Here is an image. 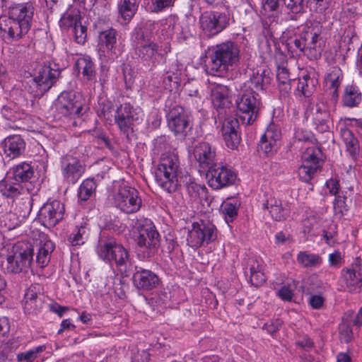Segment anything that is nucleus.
Segmentation results:
<instances>
[{
	"instance_id": "nucleus-54",
	"label": "nucleus",
	"mask_w": 362,
	"mask_h": 362,
	"mask_svg": "<svg viewBox=\"0 0 362 362\" xmlns=\"http://www.w3.org/2000/svg\"><path fill=\"white\" fill-rule=\"evenodd\" d=\"M151 11L158 13L164 9L173 6V0H149Z\"/></svg>"
},
{
	"instance_id": "nucleus-27",
	"label": "nucleus",
	"mask_w": 362,
	"mask_h": 362,
	"mask_svg": "<svg viewBox=\"0 0 362 362\" xmlns=\"http://www.w3.org/2000/svg\"><path fill=\"white\" fill-rule=\"evenodd\" d=\"M139 3V0H119L117 4L119 16L126 22L130 21L138 10Z\"/></svg>"
},
{
	"instance_id": "nucleus-58",
	"label": "nucleus",
	"mask_w": 362,
	"mask_h": 362,
	"mask_svg": "<svg viewBox=\"0 0 362 362\" xmlns=\"http://www.w3.org/2000/svg\"><path fill=\"white\" fill-rule=\"evenodd\" d=\"M276 78L279 83H281L285 86H288L290 83V77L288 69L284 66H278L277 73H276Z\"/></svg>"
},
{
	"instance_id": "nucleus-33",
	"label": "nucleus",
	"mask_w": 362,
	"mask_h": 362,
	"mask_svg": "<svg viewBox=\"0 0 362 362\" xmlns=\"http://www.w3.org/2000/svg\"><path fill=\"white\" fill-rule=\"evenodd\" d=\"M341 136L346 146V151L351 157L355 158L359 153V144L357 139L347 128L341 129Z\"/></svg>"
},
{
	"instance_id": "nucleus-19",
	"label": "nucleus",
	"mask_w": 362,
	"mask_h": 362,
	"mask_svg": "<svg viewBox=\"0 0 362 362\" xmlns=\"http://www.w3.org/2000/svg\"><path fill=\"white\" fill-rule=\"evenodd\" d=\"M281 132L274 124H270L259 141L260 149L266 154L276 152L280 146Z\"/></svg>"
},
{
	"instance_id": "nucleus-60",
	"label": "nucleus",
	"mask_w": 362,
	"mask_h": 362,
	"mask_svg": "<svg viewBox=\"0 0 362 362\" xmlns=\"http://www.w3.org/2000/svg\"><path fill=\"white\" fill-rule=\"evenodd\" d=\"M329 264L332 267H339L343 262V255L339 251H334L329 255Z\"/></svg>"
},
{
	"instance_id": "nucleus-37",
	"label": "nucleus",
	"mask_w": 362,
	"mask_h": 362,
	"mask_svg": "<svg viewBox=\"0 0 362 362\" xmlns=\"http://www.w3.org/2000/svg\"><path fill=\"white\" fill-rule=\"evenodd\" d=\"M1 112L6 119L12 122L21 120L25 117L24 112L13 103H8L4 105L1 108Z\"/></svg>"
},
{
	"instance_id": "nucleus-1",
	"label": "nucleus",
	"mask_w": 362,
	"mask_h": 362,
	"mask_svg": "<svg viewBox=\"0 0 362 362\" xmlns=\"http://www.w3.org/2000/svg\"><path fill=\"white\" fill-rule=\"evenodd\" d=\"M34 11L30 2L9 6L8 16L0 17V30L9 39H21L30 28Z\"/></svg>"
},
{
	"instance_id": "nucleus-49",
	"label": "nucleus",
	"mask_w": 362,
	"mask_h": 362,
	"mask_svg": "<svg viewBox=\"0 0 362 362\" xmlns=\"http://www.w3.org/2000/svg\"><path fill=\"white\" fill-rule=\"evenodd\" d=\"M95 188L96 184L93 179L83 180L78 189V198L81 201L88 200L95 192Z\"/></svg>"
},
{
	"instance_id": "nucleus-10",
	"label": "nucleus",
	"mask_w": 362,
	"mask_h": 362,
	"mask_svg": "<svg viewBox=\"0 0 362 362\" xmlns=\"http://www.w3.org/2000/svg\"><path fill=\"white\" fill-rule=\"evenodd\" d=\"M61 75V70L54 63L40 66L33 79L36 86V95H42L47 92L57 81Z\"/></svg>"
},
{
	"instance_id": "nucleus-40",
	"label": "nucleus",
	"mask_w": 362,
	"mask_h": 362,
	"mask_svg": "<svg viewBox=\"0 0 362 362\" xmlns=\"http://www.w3.org/2000/svg\"><path fill=\"white\" fill-rule=\"evenodd\" d=\"M268 81V78L266 77L264 72L253 73L250 80L245 84V86L251 89V93L255 94L256 92L262 91Z\"/></svg>"
},
{
	"instance_id": "nucleus-48",
	"label": "nucleus",
	"mask_w": 362,
	"mask_h": 362,
	"mask_svg": "<svg viewBox=\"0 0 362 362\" xmlns=\"http://www.w3.org/2000/svg\"><path fill=\"white\" fill-rule=\"evenodd\" d=\"M25 193H29L28 188L23 186L20 182L6 185L4 189V194L8 197L18 198V196L23 197Z\"/></svg>"
},
{
	"instance_id": "nucleus-11",
	"label": "nucleus",
	"mask_w": 362,
	"mask_h": 362,
	"mask_svg": "<svg viewBox=\"0 0 362 362\" xmlns=\"http://www.w3.org/2000/svg\"><path fill=\"white\" fill-rule=\"evenodd\" d=\"M54 106L56 110L64 116L80 117L83 114L81 97L72 91L62 92L56 100Z\"/></svg>"
},
{
	"instance_id": "nucleus-5",
	"label": "nucleus",
	"mask_w": 362,
	"mask_h": 362,
	"mask_svg": "<svg viewBox=\"0 0 362 362\" xmlns=\"http://www.w3.org/2000/svg\"><path fill=\"white\" fill-rule=\"evenodd\" d=\"M211 59L216 69L226 70L229 66H236L240 60V49L238 46L227 41L217 45L213 48Z\"/></svg>"
},
{
	"instance_id": "nucleus-30",
	"label": "nucleus",
	"mask_w": 362,
	"mask_h": 362,
	"mask_svg": "<svg viewBox=\"0 0 362 362\" xmlns=\"http://www.w3.org/2000/svg\"><path fill=\"white\" fill-rule=\"evenodd\" d=\"M81 12L75 8H69L61 17L60 27L62 29L74 28L81 23Z\"/></svg>"
},
{
	"instance_id": "nucleus-14",
	"label": "nucleus",
	"mask_w": 362,
	"mask_h": 362,
	"mask_svg": "<svg viewBox=\"0 0 362 362\" xmlns=\"http://www.w3.org/2000/svg\"><path fill=\"white\" fill-rule=\"evenodd\" d=\"M61 168L64 180L75 184L84 173L86 165L77 157L66 154L62 158Z\"/></svg>"
},
{
	"instance_id": "nucleus-44",
	"label": "nucleus",
	"mask_w": 362,
	"mask_h": 362,
	"mask_svg": "<svg viewBox=\"0 0 362 362\" xmlns=\"http://www.w3.org/2000/svg\"><path fill=\"white\" fill-rule=\"evenodd\" d=\"M315 81L311 78L309 75H304L298 80L296 88L298 93L305 97H309L315 90Z\"/></svg>"
},
{
	"instance_id": "nucleus-46",
	"label": "nucleus",
	"mask_w": 362,
	"mask_h": 362,
	"mask_svg": "<svg viewBox=\"0 0 362 362\" xmlns=\"http://www.w3.org/2000/svg\"><path fill=\"white\" fill-rule=\"evenodd\" d=\"M88 237V230L84 226L76 227L69 235L68 240L71 245H83Z\"/></svg>"
},
{
	"instance_id": "nucleus-6",
	"label": "nucleus",
	"mask_w": 362,
	"mask_h": 362,
	"mask_svg": "<svg viewBox=\"0 0 362 362\" xmlns=\"http://www.w3.org/2000/svg\"><path fill=\"white\" fill-rule=\"evenodd\" d=\"M114 205L123 213L132 214L140 210L142 199L136 189L125 186L119 188L115 195Z\"/></svg>"
},
{
	"instance_id": "nucleus-59",
	"label": "nucleus",
	"mask_w": 362,
	"mask_h": 362,
	"mask_svg": "<svg viewBox=\"0 0 362 362\" xmlns=\"http://www.w3.org/2000/svg\"><path fill=\"white\" fill-rule=\"evenodd\" d=\"M13 357V351L9 345L6 344L0 345V362L11 361Z\"/></svg>"
},
{
	"instance_id": "nucleus-20",
	"label": "nucleus",
	"mask_w": 362,
	"mask_h": 362,
	"mask_svg": "<svg viewBox=\"0 0 362 362\" xmlns=\"http://www.w3.org/2000/svg\"><path fill=\"white\" fill-rule=\"evenodd\" d=\"M35 244L37 247L36 262L40 267L43 268L49 262L55 245L49 236L43 233H39L38 238L35 239Z\"/></svg>"
},
{
	"instance_id": "nucleus-2",
	"label": "nucleus",
	"mask_w": 362,
	"mask_h": 362,
	"mask_svg": "<svg viewBox=\"0 0 362 362\" xmlns=\"http://www.w3.org/2000/svg\"><path fill=\"white\" fill-rule=\"evenodd\" d=\"M135 241L141 252L138 256L141 260H148L158 252L160 236L153 223L148 218H137L134 226Z\"/></svg>"
},
{
	"instance_id": "nucleus-53",
	"label": "nucleus",
	"mask_w": 362,
	"mask_h": 362,
	"mask_svg": "<svg viewBox=\"0 0 362 362\" xmlns=\"http://www.w3.org/2000/svg\"><path fill=\"white\" fill-rule=\"evenodd\" d=\"M218 161V158L215 147L209 144H205V168L208 169L210 165L220 164Z\"/></svg>"
},
{
	"instance_id": "nucleus-64",
	"label": "nucleus",
	"mask_w": 362,
	"mask_h": 362,
	"mask_svg": "<svg viewBox=\"0 0 362 362\" xmlns=\"http://www.w3.org/2000/svg\"><path fill=\"white\" fill-rule=\"evenodd\" d=\"M324 298L320 295H313L310 298L309 303L314 309L320 308L324 303Z\"/></svg>"
},
{
	"instance_id": "nucleus-23",
	"label": "nucleus",
	"mask_w": 362,
	"mask_h": 362,
	"mask_svg": "<svg viewBox=\"0 0 362 362\" xmlns=\"http://www.w3.org/2000/svg\"><path fill=\"white\" fill-rule=\"evenodd\" d=\"M306 115L307 118H310L313 121L318 132L328 131L329 115L323 104L313 105L310 110H307Z\"/></svg>"
},
{
	"instance_id": "nucleus-18",
	"label": "nucleus",
	"mask_w": 362,
	"mask_h": 362,
	"mask_svg": "<svg viewBox=\"0 0 362 362\" xmlns=\"http://www.w3.org/2000/svg\"><path fill=\"white\" fill-rule=\"evenodd\" d=\"M167 117L168 127L175 134L183 133L189 124L188 116L178 105L169 107Z\"/></svg>"
},
{
	"instance_id": "nucleus-25",
	"label": "nucleus",
	"mask_w": 362,
	"mask_h": 362,
	"mask_svg": "<svg viewBox=\"0 0 362 362\" xmlns=\"http://www.w3.org/2000/svg\"><path fill=\"white\" fill-rule=\"evenodd\" d=\"M265 208L268 210L272 218L275 221H282L288 216L289 210L283 204L281 199L270 197L265 203Z\"/></svg>"
},
{
	"instance_id": "nucleus-36",
	"label": "nucleus",
	"mask_w": 362,
	"mask_h": 362,
	"mask_svg": "<svg viewBox=\"0 0 362 362\" xmlns=\"http://www.w3.org/2000/svg\"><path fill=\"white\" fill-rule=\"evenodd\" d=\"M229 90L227 86L217 84L211 88V98L214 105L218 108L222 107L228 101Z\"/></svg>"
},
{
	"instance_id": "nucleus-16",
	"label": "nucleus",
	"mask_w": 362,
	"mask_h": 362,
	"mask_svg": "<svg viewBox=\"0 0 362 362\" xmlns=\"http://www.w3.org/2000/svg\"><path fill=\"white\" fill-rule=\"evenodd\" d=\"M136 49L139 57L153 66H155L162 59L158 45L150 39L146 38L144 34H141L137 39Z\"/></svg>"
},
{
	"instance_id": "nucleus-21",
	"label": "nucleus",
	"mask_w": 362,
	"mask_h": 362,
	"mask_svg": "<svg viewBox=\"0 0 362 362\" xmlns=\"http://www.w3.org/2000/svg\"><path fill=\"white\" fill-rule=\"evenodd\" d=\"M44 303V296L41 293L40 285H31L24 296L23 308L25 313H35L42 309Z\"/></svg>"
},
{
	"instance_id": "nucleus-13",
	"label": "nucleus",
	"mask_w": 362,
	"mask_h": 362,
	"mask_svg": "<svg viewBox=\"0 0 362 362\" xmlns=\"http://www.w3.org/2000/svg\"><path fill=\"white\" fill-rule=\"evenodd\" d=\"M141 113L140 109L134 108L130 103H124L117 108L115 120L120 131L128 136L134 122L140 119Z\"/></svg>"
},
{
	"instance_id": "nucleus-29",
	"label": "nucleus",
	"mask_w": 362,
	"mask_h": 362,
	"mask_svg": "<svg viewBox=\"0 0 362 362\" xmlns=\"http://www.w3.org/2000/svg\"><path fill=\"white\" fill-rule=\"evenodd\" d=\"M12 171L14 180L17 182L25 184H26L34 175L33 167L25 162L21 163L14 166Z\"/></svg>"
},
{
	"instance_id": "nucleus-4",
	"label": "nucleus",
	"mask_w": 362,
	"mask_h": 362,
	"mask_svg": "<svg viewBox=\"0 0 362 362\" xmlns=\"http://www.w3.org/2000/svg\"><path fill=\"white\" fill-rule=\"evenodd\" d=\"M178 159L173 155H163L156 171V179L158 185L168 192L177 188V171Z\"/></svg>"
},
{
	"instance_id": "nucleus-42",
	"label": "nucleus",
	"mask_w": 362,
	"mask_h": 362,
	"mask_svg": "<svg viewBox=\"0 0 362 362\" xmlns=\"http://www.w3.org/2000/svg\"><path fill=\"white\" fill-rule=\"evenodd\" d=\"M286 45L288 51L293 54H305L304 37L303 31L298 35L290 37L286 41Z\"/></svg>"
},
{
	"instance_id": "nucleus-57",
	"label": "nucleus",
	"mask_w": 362,
	"mask_h": 362,
	"mask_svg": "<svg viewBox=\"0 0 362 362\" xmlns=\"http://www.w3.org/2000/svg\"><path fill=\"white\" fill-rule=\"evenodd\" d=\"M334 210L336 214L343 215L348 211V206L346 204V197L342 196H337L335 198L334 203Z\"/></svg>"
},
{
	"instance_id": "nucleus-32",
	"label": "nucleus",
	"mask_w": 362,
	"mask_h": 362,
	"mask_svg": "<svg viewBox=\"0 0 362 362\" xmlns=\"http://www.w3.org/2000/svg\"><path fill=\"white\" fill-rule=\"evenodd\" d=\"M343 78L341 70L337 67H332L325 75V83L327 86L333 90V95H337V89L339 87Z\"/></svg>"
},
{
	"instance_id": "nucleus-31",
	"label": "nucleus",
	"mask_w": 362,
	"mask_h": 362,
	"mask_svg": "<svg viewBox=\"0 0 362 362\" xmlns=\"http://www.w3.org/2000/svg\"><path fill=\"white\" fill-rule=\"evenodd\" d=\"M76 66L85 80L93 81L95 78V66L90 57L79 58L76 63Z\"/></svg>"
},
{
	"instance_id": "nucleus-52",
	"label": "nucleus",
	"mask_w": 362,
	"mask_h": 362,
	"mask_svg": "<svg viewBox=\"0 0 362 362\" xmlns=\"http://www.w3.org/2000/svg\"><path fill=\"white\" fill-rule=\"evenodd\" d=\"M45 350V346H39L26 352L17 355V360L19 362H33L37 357V354Z\"/></svg>"
},
{
	"instance_id": "nucleus-3",
	"label": "nucleus",
	"mask_w": 362,
	"mask_h": 362,
	"mask_svg": "<svg viewBox=\"0 0 362 362\" xmlns=\"http://www.w3.org/2000/svg\"><path fill=\"white\" fill-rule=\"evenodd\" d=\"M34 250L27 242H18L13 247V255L8 256L5 269L8 273L27 272L31 267Z\"/></svg>"
},
{
	"instance_id": "nucleus-43",
	"label": "nucleus",
	"mask_w": 362,
	"mask_h": 362,
	"mask_svg": "<svg viewBox=\"0 0 362 362\" xmlns=\"http://www.w3.org/2000/svg\"><path fill=\"white\" fill-rule=\"evenodd\" d=\"M116 35L117 32L112 28L101 32L99 35L101 48L112 51L117 42Z\"/></svg>"
},
{
	"instance_id": "nucleus-45",
	"label": "nucleus",
	"mask_w": 362,
	"mask_h": 362,
	"mask_svg": "<svg viewBox=\"0 0 362 362\" xmlns=\"http://www.w3.org/2000/svg\"><path fill=\"white\" fill-rule=\"evenodd\" d=\"M187 242L189 245L194 248L202 246L204 242V230L197 223H193L192 229L189 232Z\"/></svg>"
},
{
	"instance_id": "nucleus-55",
	"label": "nucleus",
	"mask_w": 362,
	"mask_h": 362,
	"mask_svg": "<svg viewBox=\"0 0 362 362\" xmlns=\"http://www.w3.org/2000/svg\"><path fill=\"white\" fill-rule=\"evenodd\" d=\"M163 86L165 89L172 90L178 86V77L175 74L167 73L163 78Z\"/></svg>"
},
{
	"instance_id": "nucleus-24",
	"label": "nucleus",
	"mask_w": 362,
	"mask_h": 362,
	"mask_svg": "<svg viewBox=\"0 0 362 362\" xmlns=\"http://www.w3.org/2000/svg\"><path fill=\"white\" fill-rule=\"evenodd\" d=\"M1 147L6 157L14 159L24 153L25 142L21 136L12 135L4 139Z\"/></svg>"
},
{
	"instance_id": "nucleus-17",
	"label": "nucleus",
	"mask_w": 362,
	"mask_h": 362,
	"mask_svg": "<svg viewBox=\"0 0 362 362\" xmlns=\"http://www.w3.org/2000/svg\"><path fill=\"white\" fill-rule=\"evenodd\" d=\"M228 16L222 12L213 11L208 12L205 21V37L211 38L220 33L228 25Z\"/></svg>"
},
{
	"instance_id": "nucleus-26",
	"label": "nucleus",
	"mask_w": 362,
	"mask_h": 362,
	"mask_svg": "<svg viewBox=\"0 0 362 362\" xmlns=\"http://www.w3.org/2000/svg\"><path fill=\"white\" fill-rule=\"evenodd\" d=\"M238 121L233 117H228L223 122L222 132L226 144L230 148H235L238 143L236 133Z\"/></svg>"
},
{
	"instance_id": "nucleus-50",
	"label": "nucleus",
	"mask_w": 362,
	"mask_h": 362,
	"mask_svg": "<svg viewBox=\"0 0 362 362\" xmlns=\"http://www.w3.org/2000/svg\"><path fill=\"white\" fill-rule=\"evenodd\" d=\"M320 168L317 165H305L301 163L298 168V174L301 181L308 182L311 180Z\"/></svg>"
},
{
	"instance_id": "nucleus-38",
	"label": "nucleus",
	"mask_w": 362,
	"mask_h": 362,
	"mask_svg": "<svg viewBox=\"0 0 362 362\" xmlns=\"http://www.w3.org/2000/svg\"><path fill=\"white\" fill-rule=\"evenodd\" d=\"M361 101V93L358 88L354 86H347L343 95V103L347 107L358 105Z\"/></svg>"
},
{
	"instance_id": "nucleus-12",
	"label": "nucleus",
	"mask_w": 362,
	"mask_h": 362,
	"mask_svg": "<svg viewBox=\"0 0 362 362\" xmlns=\"http://www.w3.org/2000/svg\"><path fill=\"white\" fill-rule=\"evenodd\" d=\"M259 103L253 93H244L236 100V107L243 123L250 124L257 117Z\"/></svg>"
},
{
	"instance_id": "nucleus-28",
	"label": "nucleus",
	"mask_w": 362,
	"mask_h": 362,
	"mask_svg": "<svg viewBox=\"0 0 362 362\" xmlns=\"http://www.w3.org/2000/svg\"><path fill=\"white\" fill-rule=\"evenodd\" d=\"M296 260L298 264L304 268H317L322 264L321 256L306 250L299 252Z\"/></svg>"
},
{
	"instance_id": "nucleus-56",
	"label": "nucleus",
	"mask_w": 362,
	"mask_h": 362,
	"mask_svg": "<svg viewBox=\"0 0 362 362\" xmlns=\"http://www.w3.org/2000/svg\"><path fill=\"white\" fill-rule=\"evenodd\" d=\"M75 41L78 44H83L86 39V28L81 25V22L73 28Z\"/></svg>"
},
{
	"instance_id": "nucleus-9",
	"label": "nucleus",
	"mask_w": 362,
	"mask_h": 362,
	"mask_svg": "<svg viewBox=\"0 0 362 362\" xmlns=\"http://www.w3.org/2000/svg\"><path fill=\"white\" fill-rule=\"evenodd\" d=\"M97 252L102 259L110 263L114 262L117 267L125 266L129 262L127 250L112 239L101 242Z\"/></svg>"
},
{
	"instance_id": "nucleus-8",
	"label": "nucleus",
	"mask_w": 362,
	"mask_h": 362,
	"mask_svg": "<svg viewBox=\"0 0 362 362\" xmlns=\"http://www.w3.org/2000/svg\"><path fill=\"white\" fill-rule=\"evenodd\" d=\"M205 178L210 187L220 189L233 185L237 175L231 168L220 163L210 165L205 173Z\"/></svg>"
},
{
	"instance_id": "nucleus-51",
	"label": "nucleus",
	"mask_w": 362,
	"mask_h": 362,
	"mask_svg": "<svg viewBox=\"0 0 362 362\" xmlns=\"http://www.w3.org/2000/svg\"><path fill=\"white\" fill-rule=\"evenodd\" d=\"M203 157H204V148L202 144H199L194 146L193 151L191 154V160L192 163L198 168V171L202 174L203 171Z\"/></svg>"
},
{
	"instance_id": "nucleus-7",
	"label": "nucleus",
	"mask_w": 362,
	"mask_h": 362,
	"mask_svg": "<svg viewBox=\"0 0 362 362\" xmlns=\"http://www.w3.org/2000/svg\"><path fill=\"white\" fill-rule=\"evenodd\" d=\"M305 45V55L314 60L321 56L325 40L322 36V27L320 23L312 24L303 30Z\"/></svg>"
},
{
	"instance_id": "nucleus-22",
	"label": "nucleus",
	"mask_w": 362,
	"mask_h": 362,
	"mask_svg": "<svg viewBox=\"0 0 362 362\" xmlns=\"http://www.w3.org/2000/svg\"><path fill=\"white\" fill-rule=\"evenodd\" d=\"M133 282L137 288L148 291L156 287L159 279L152 271L136 267L133 275Z\"/></svg>"
},
{
	"instance_id": "nucleus-47",
	"label": "nucleus",
	"mask_w": 362,
	"mask_h": 362,
	"mask_svg": "<svg viewBox=\"0 0 362 362\" xmlns=\"http://www.w3.org/2000/svg\"><path fill=\"white\" fill-rule=\"evenodd\" d=\"M343 278L349 291H353L361 286V279L354 269H347L344 271Z\"/></svg>"
},
{
	"instance_id": "nucleus-34",
	"label": "nucleus",
	"mask_w": 362,
	"mask_h": 362,
	"mask_svg": "<svg viewBox=\"0 0 362 362\" xmlns=\"http://www.w3.org/2000/svg\"><path fill=\"white\" fill-rule=\"evenodd\" d=\"M320 150L315 145L311 144L306 147L301 156L302 163L305 165H317L321 168L322 160L320 158Z\"/></svg>"
},
{
	"instance_id": "nucleus-63",
	"label": "nucleus",
	"mask_w": 362,
	"mask_h": 362,
	"mask_svg": "<svg viewBox=\"0 0 362 362\" xmlns=\"http://www.w3.org/2000/svg\"><path fill=\"white\" fill-rule=\"evenodd\" d=\"M217 237L216 228L214 225L209 224L205 227V240H207L210 242H214Z\"/></svg>"
},
{
	"instance_id": "nucleus-15",
	"label": "nucleus",
	"mask_w": 362,
	"mask_h": 362,
	"mask_svg": "<svg viewBox=\"0 0 362 362\" xmlns=\"http://www.w3.org/2000/svg\"><path fill=\"white\" fill-rule=\"evenodd\" d=\"M64 206L59 201L54 200L45 204L40 209L38 218L46 227H54L64 218Z\"/></svg>"
},
{
	"instance_id": "nucleus-61",
	"label": "nucleus",
	"mask_w": 362,
	"mask_h": 362,
	"mask_svg": "<svg viewBox=\"0 0 362 362\" xmlns=\"http://www.w3.org/2000/svg\"><path fill=\"white\" fill-rule=\"evenodd\" d=\"M286 6L293 13H298L303 8V0H284Z\"/></svg>"
},
{
	"instance_id": "nucleus-35",
	"label": "nucleus",
	"mask_w": 362,
	"mask_h": 362,
	"mask_svg": "<svg viewBox=\"0 0 362 362\" xmlns=\"http://www.w3.org/2000/svg\"><path fill=\"white\" fill-rule=\"evenodd\" d=\"M250 281L252 285L259 286L265 281V276L262 272V265L260 261L257 259H250Z\"/></svg>"
},
{
	"instance_id": "nucleus-39",
	"label": "nucleus",
	"mask_w": 362,
	"mask_h": 362,
	"mask_svg": "<svg viewBox=\"0 0 362 362\" xmlns=\"http://www.w3.org/2000/svg\"><path fill=\"white\" fill-rule=\"evenodd\" d=\"M16 202L15 211L18 216L23 218H27L32 210L33 199L30 193H25L21 199Z\"/></svg>"
},
{
	"instance_id": "nucleus-62",
	"label": "nucleus",
	"mask_w": 362,
	"mask_h": 362,
	"mask_svg": "<svg viewBox=\"0 0 362 362\" xmlns=\"http://www.w3.org/2000/svg\"><path fill=\"white\" fill-rule=\"evenodd\" d=\"M123 74L126 87L127 88H131L134 82L133 71L130 68L126 66L123 69Z\"/></svg>"
},
{
	"instance_id": "nucleus-41",
	"label": "nucleus",
	"mask_w": 362,
	"mask_h": 362,
	"mask_svg": "<svg viewBox=\"0 0 362 362\" xmlns=\"http://www.w3.org/2000/svg\"><path fill=\"white\" fill-rule=\"evenodd\" d=\"M239 206V202L234 199H229L222 202V212L228 223L233 222L236 218Z\"/></svg>"
}]
</instances>
